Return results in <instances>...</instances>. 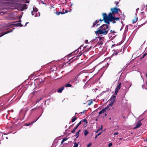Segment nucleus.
<instances>
[{
  "instance_id": "obj_10",
  "label": "nucleus",
  "mask_w": 147,
  "mask_h": 147,
  "mask_svg": "<svg viewBox=\"0 0 147 147\" xmlns=\"http://www.w3.org/2000/svg\"><path fill=\"white\" fill-rule=\"evenodd\" d=\"M12 30H9V31H7L4 32L0 36V37H1L3 36L5 34H7L8 33H9L10 32H12Z\"/></svg>"
},
{
  "instance_id": "obj_4",
  "label": "nucleus",
  "mask_w": 147,
  "mask_h": 147,
  "mask_svg": "<svg viewBox=\"0 0 147 147\" xmlns=\"http://www.w3.org/2000/svg\"><path fill=\"white\" fill-rule=\"evenodd\" d=\"M121 83L120 82L119 85L117 86L115 91V95H117V93L118 92L119 90L121 88Z\"/></svg>"
},
{
  "instance_id": "obj_19",
  "label": "nucleus",
  "mask_w": 147,
  "mask_h": 147,
  "mask_svg": "<svg viewBox=\"0 0 147 147\" xmlns=\"http://www.w3.org/2000/svg\"><path fill=\"white\" fill-rule=\"evenodd\" d=\"M78 127L76 126V127H74V129L71 131V132L73 133H74L76 130L78 128Z\"/></svg>"
},
{
  "instance_id": "obj_3",
  "label": "nucleus",
  "mask_w": 147,
  "mask_h": 147,
  "mask_svg": "<svg viewBox=\"0 0 147 147\" xmlns=\"http://www.w3.org/2000/svg\"><path fill=\"white\" fill-rule=\"evenodd\" d=\"M116 95H115V93L111 96V98L110 99V101H111V102L110 103L113 105V104L115 102V98H116Z\"/></svg>"
},
{
  "instance_id": "obj_32",
  "label": "nucleus",
  "mask_w": 147,
  "mask_h": 147,
  "mask_svg": "<svg viewBox=\"0 0 147 147\" xmlns=\"http://www.w3.org/2000/svg\"><path fill=\"white\" fill-rule=\"evenodd\" d=\"M119 3V2H117V1H115V4H116V6L117 7H118L119 6V5H118V4Z\"/></svg>"
},
{
  "instance_id": "obj_25",
  "label": "nucleus",
  "mask_w": 147,
  "mask_h": 147,
  "mask_svg": "<svg viewBox=\"0 0 147 147\" xmlns=\"http://www.w3.org/2000/svg\"><path fill=\"white\" fill-rule=\"evenodd\" d=\"M15 25H16V26H20V27H22L23 26V25L21 24L20 23H18L15 24H14Z\"/></svg>"
},
{
  "instance_id": "obj_64",
  "label": "nucleus",
  "mask_w": 147,
  "mask_h": 147,
  "mask_svg": "<svg viewBox=\"0 0 147 147\" xmlns=\"http://www.w3.org/2000/svg\"><path fill=\"white\" fill-rule=\"evenodd\" d=\"M112 108H113V109H114V107H112Z\"/></svg>"
},
{
  "instance_id": "obj_57",
  "label": "nucleus",
  "mask_w": 147,
  "mask_h": 147,
  "mask_svg": "<svg viewBox=\"0 0 147 147\" xmlns=\"http://www.w3.org/2000/svg\"><path fill=\"white\" fill-rule=\"evenodd\" d=\"M122 139V138H119V140H121Z\"/></svg>"
},
{
  "instance_id": "obj_14",
  "label": "nucleus",
  "mask_w": 147,
  "mask_h": 147,
  "mask_svg": "<svg viewBox=\"0 0 147 147\" xmlns=\"http://www.w3.org/2000/svg\"><path fill=\"white\" fill-rule=\"evenodd\" d=\"M98 38H99L100 40L98 42V43L99 45H102L103 44L102 41L101 40L102 39V38L100 37H98Z\"/></svg>"
},
{
  "instance_id": "obj_41",
  "label": "nucleus",
  "mask_w": 147,
  "mask_h": 147,
  "mask_svg": "<svg viewBox=\"0 0 147 147\" xmlns=\"http://www.w3.org/2000/svg\"><path fill=\"white\" fill-rule=\"evenodd\" d=\"M147 53H145L143 55V57H142V58H144V57H145L147 55Z\"/></svg>"
},
{
  "instance_id": "obj_13",
  "label": "nucleus",
  "mask_w": 147,
  "mask_h": 147,
  "mask_svg": "<svg viewBox=\"0 0 147 147\" xmlns=\"http://www.w3.org/2000/svg\"><path fill=\"white\" fill-rule=\"evenodd\" d=\"M38 9L36 7H33V11H32V15H34V13H33L37 12Z\"/></svg>"
},
{
  "instance_id": "obj_16",
  "label": "nucleus",
  "mask_w": 147,
  "mask_h": 147,
  "mask_svg": "<svg viewBox=\"0 0 147 147\" xmlns=\"http://www.w3.org/2000/svg\"><path fill=\"white\" fill-rule=\"evenodd\" d=\"M106 110L105 109L103 108V109L101 111H100L98 113L99 115H100L102 113H104L105 111Z\"/></svg>"
},
{
  "instance_id": "obj_38",
  "label": "nucleus",
  "mask_w": 147,
  "mask_h": 147,
  "mask_svg": "<svg viewBox=\"0 0 147 147\" xmlns=\"http://www.w3.org/2000/svg\"><path fill=\"white\" fill-rule=\"evenodd\" d=\"M114 32V31L113 30H111L110 31V34L113 33Z\"/></svg>"
},
{
  "instance_id": "obj_20",
  "label": "nucleus",
  "mask_w": 147,
  "mask_h": 147,
  "mask_svg": "<svg viewBox=\"0 0 147 147\" xmlns=\"http://www.w3.org/2000/svg\"><path fill=\"white\" fill-rule=\"evenodd\" d=\"M77 119V117H76L74 116L72 118L71 122H73L74 121H75Z\"/></svg>"
},
{
  "instance_id": "obj_37",
  "label": "nucleus",
  "mask_w": 147,
  "mask_h": 147,
  "mask_svg": "<svg viewBox=\"0 0 147 147\" xmlns=\"http://www.w3.org/2000/svg\"><path fill=\"white\" fill-rule=\"evenodd\" d=\"M92 145V144L91 143H89L87 145V147H89L90 146H91Z\"/></svg>"
},
{
  "instance_id": "obj_30",
  "label": "nucleus",
  "mask_w": 147,
  "mask_h": 147,
  "mask_svg": "<svg viewBox=\"0 0 147 147\" xmlns=\"http://www.w3.org/2000/svg\"><path fill=\"white\" fill-rule=\"evenodd\" d=\"M97 24L95 22H94L93 23V25L92 26V27H95V25Z\"/></svg>"
},
{
  "instance_id": "obj_56",
  "label": "nucleus",
  "mask_w": 147,
  "mask_h": 147,
  "mask_svg": "<svg viewBox=\"0 0 147 147\" xmlns=\"http://www.w3.org/2000/svg\"><path fill=\"white\" fill-rule=\"evenodd\" d=\"M117 53H115V55H117Z\"/></svg>"
},
{
  "instance_id": "obj_26",
  "label": "nucleus",
  "mask_w": 147,
  "mask_h": 147,
  "mask_svg": "<svg viewBox=\"0 0 147 147\" xmlns=\"http://www.w3.org/2000/svg\"><path fill=\"white\" fill-rule=\"evenodd\" d=\"M102 132H101L100 133H99L98 134H97L95 136V139H96L97 138L98 136H99V135H100L101 134V133H102Z\"/></svg>"
},
{
  "instance_id": "obj_33",
  "label": "nucleus",
  "mask_w": 147,
  "mask_h": 147,
  "mask_svg": "<svg viewBox=\"0 0 147 147\" xmlns=\"http://www.w3.org/2000/svg\"><path fill=\"white\" fill-rule=\"evenodd\" d=\"M82 123L81 121H80V122L77 124V126L78 127Z\"/></svg>"
},
{
  "instance_id": "obj_54",
  "label": "nucleus",
  "mask_w": 147,
  "mask_h": 147,
  "mask_svg": "<svg viewBox=\"0 0 147 147\" xmlns=\"http://www.w3.org/2000/svg\"><path fill=\"white\" fill-rule=\"evenodd\" d=\"M139 8H138L137 9H136V11H138V10H139Z\"/></svg>"
},
{
  "instance_id": "obj_40",
  "label": "nucleus",
  "mask_w": 147,
  "mask_h": 147,
  "mask_svg": "<svg viewBox=\"0 0 147 147\" xmlns=\"http://www.w3.org/2000/svg\"><path fill=\"white\" fill-rule=\"evenodd\" d=\"M82 54V53L81 52H80L78 54V56L79 57V56H80Z\"/></svg>"
},
{
  "instance_id": "obj_61",
  "label": "nucleus",
  "mask_w": 147,
  "mask_h": 147,
  "mask_svg": "<svg viewBox=\"0 0 147 147\" xmlns=\"http://www.w3.org/2000/svg\"><path fill=\"white\" fill-rule=\"evenodd\" d=\"M143 58H142V57L141 58H140V59H142Z\"/></svg>"
},
{
  "instance_id": "obj_53",
  "label": "nucleus",
  "mask_w": 147,
  "mask_h": 147,
  "mask_svg": "<svg viewBox=\"0 0 147 147\" xmlns=\"http://www.w3.org/2000/svg\"><path fill=\"white\" fill-rule=\"evenodd\" d=\"M21 21L20 20L19 21H17V22H21Z\"/></svg>"
},
{
  "instance_id": "obj_58",
  "label": "nucleus",
  "mask_w": 147,
  "mask_h": 147,
  "mask_svg": "<svg viewBox=\"0 0 147 147\" xmlns=\"http://www.w3.org/2000/svg\"><path fill=\"white\" fill-rule=\"evenodd\" d=\"M122 51V49H121V50H119L118 51Z\"/></svg>"
},
{
  "instance_id": "obj_5",
  "label": "nucleus",
  "mask_w": 147,
  "mask_h": 147,
  "mask_svg": "<svg viewBox=\"0 0 147 147\" xmlns=\"http://www.w3.org/2000/svg\"><path fill=\"white\" fill-rule=\"evenodd\" d=\"M141 121H139L137 123V124L134 128V129H136V128H139L140 127L142 124V123H141Z\"/></svg>"
},
{
  "instance_id": "obj_17",
  "label": "nucleus",
  "mask_w": 147,
  "mask_h": 147,
  "mask_svg": "<svg viewBox=\"0 0 147 147\" xmlns=\"http://www.w3.org/2000/svg\"><path fill=\"white\" fill-rule=\"evenodd\" d=\"M147 19V15H145V16H144V17L142 18V20L143 21L145 20V22L144 23V24H145V23H146L147 22H146V20Z\"/></svg>"
},
{
  "instance_id": "obj_21",
  "label": "nucleus",
  "mask_w": 147,
  "mask_h": 147,
  "mask_svg": "<svg viewBox=\"0 0 147 147\" xmlns=\"http://www.w3.org/2000/svg\"><path fill=\"white\" fill-rule=\"evenodd\" d=\"M81 121L82 123L83 122H85L86 124L87 123V121L86 119H83L82 120H81Z\"/></svg>"
},
{
  "instance_id": "obj_51",
  "label": "nucleus",
  "mask_w": 147,
  "mask_h": 147,
  "mask_svg": "<svg viewBox=\"0 0 147 147\" xmlns=\"http://www.w3.org/2000/svg\"><path fill=\"white\" fill-rule=\"evenodd\" d=\"M29 23L28 22H27L25 24V25L24 26H26V25L28 23Z\"/></svg>"
},
{
  "instance_id": "obj_24",
  "label": "nucleus",
  "mask_w": 147,
  "mask_h": 147,
  "mask_svg": "<svg viewBox=\"0 0 147 147\" xmlns=\"http://www.w3.org/2000/svg\"><path fill=\"white\" fill-rule=\"evenodd\" d=\"M88 105H91V104H92L93 103V101L92 100H88Z\"/></svg>"
},
{
  "instance_id": "obj_2",
  "label": "nucleus",
  "mask_w": 147,
  "mask_h": 147,
  "mask_svg": "<svg viewBox=\"0 0 147 147\" xmlns=\"http://www.w3.org/2000/svg\"><path fill=\"white\" fill-rule=\"evenodd\" d=\"M107 24H103L97 30L95 33L96 34L99 35L102 34L103 35H106L107 34L109 30V28Z\"/></svg>"
},
{
  "instance_id": "obj_62",
  "label": "nucleus",
  "mask_w": 147,
  "mask_h": 147,
  "mask_svg": "<svg viewBox=\"0 0 147 147\" xmlns=\"http://www.w3.org/2000/svg\"><path fill=\"white\" fill-rule=\"evenodd\" d=\"M146 76L147 77V73H146Z\"/></svg>"
},
{
  "instance_id": "obj_48",
  "label": "nucleus",
  "mask_w": 147,
  "mask_h": 147,
  "mask_svg": "<svg viewBox=\"0 0 147 147\" xmlns=\"http://www.w3.org/2000/svg\"><path fill=\"white\" fill-rule=\"evenodd\" d=\"M85 42L86 43H88V40H85Z\"/></svg>"
},
{
  "instance_id": "obj_23",
  "label": "nucleus",
  "mask_w": 147,
  "mask_h": 147,
  "mask_svg": "<svg viewBox=\"0 0 147 147\" xmlns=\"http://www.w3.org/2000/svg\"><path fill=\"white\" fill-rule=\"evenodd\" d=\"M88 134V131L87 129H85L84 131V134L85 136H86Z\"/></svg>"
},
{
  "instance_id": "obj_36",
  "label": "nucleus",
  "mask_w": 147,
  "mask_h": 147,
  "mask_svg": "<svg viewBox=\"0 0 147 147\" xmlns=\"http://www.w3.org/2000/svg\"><path fill=\"white\" fill-rule=\"evenodd\" d=\"M87 110H84L83 112H80L79 114H84V112L86 111H87Z\"/></svg>"
},
{
  "instance_id": "obj_31",
  "label": "nucleus",
  "mask_w": 147,
  "mask_h": 147,
  "mask_svg": "<svg viewBox=\"0 0 147 147\" xmlns=\"http://www.w3.org/2000/svg\"><path fill=\"white\" fill-rule=\"evenodd\" d=\"M137 21V19L136 18H135L134 19L132 20V23H135Z\"/></svg>"
},
{
  "instance_id": "obj_59",
  "label": "nucleus",
  "mask_w": 147,
  "mask_h": 147,
  "mask_svg": "<svg viewBox=\"0 0 147 147\" xmlns=\"http://www.w3.org/2000/svg\"><path fill=\"white\" fill-rule=\"evenodd\" d=\"M122 15H123V16L124 17V18H125L124 16V15H123V14Z\"/></svg>"
},
{
  "instance_id": "obj_15",
  "label": "nucleus",
  "mask_w": 147,
  "mask_h": 147,
  "mask_svg": "<svg viewBox=\"0 0 147 147\" xmlns=\"http://www.w3.org/2000/svg\"><path fill=\"white\" fill-rule=\"evenodd\" d=\"M16 5L18 8L20 9V10H21V9H22V7L23 5V4L20 3H17Z\"/></svg>"
},
{
  "instance_id": "obj_6",
  "label": "nucleus",
  "mask_w": 147,
  "mask_h": 147,
  "mask_svg": "<svg viewBox=\"0 0 147 147\" xmlns=\"http://www.w3.org/2000/svg\"><path fill=\"white\" fill-rule=\"evenodd\" d=\"M39 117L37 119H36L34 121H32L31 123H25V125L26 126H28L30 125L31 124H32L34 123H35L36 121H37V120L39 119Z\"/></svg>"
},
{
  "instance_id": "obj_60",
  "label": "nucleus",
  "mask_w": 147,
  "mask_h": 147,
  "mask_svg": "<svg viewBox=\"0 0 147 147\" xmlns=\"http://www.w3.org/2000/svg\"><path fill=\"white\" fill-rule=\"evenodd\" d=\"M77 114V113H75V115H76Z\"/></svg>"
},
{
  "instance_id": "obj_44",
  "label": "nucleus",
  "mask_w": 147,
  "mask_h": 147,
  "mask_svg": "<svg viewBox=\"0 0 147 147\" xmlns=\"http://www.w3.org/2000/svg\"><path fill=\"white\" fill-rule=\"evenodd\" d=\"M52 91H52L51 92V94H52L54 92H56V90H54L53 92H52Z\"/></svg>"
},
{
  "instance_id": "obj_46",
  "label": "nucleus",
  "mask_w": 147,
  "mask_h": 147,
  "mask_svg": "<svg viewBox=\"0 0 147 147\" xmlns=\"http://www.w3.org/2000/svg\"><path fill=\"white\" fill-rule=\"evenodd\" d=\"M68 11H67V10H65V12H64V14L65 13H67L68 12Z\"/></svg>"
},
{
  "instance_id": "obj_63",
  "label": "nucleus",
  "mask_w": 147,
  "mask_h": 147,
  "mask_svg": "<svg viewBox=\"0 0 147 147\" xmlns=\"http://www.w3.org/2000/svg\"><path fill=\"white\" fill-rule=\"evenodd\" d=\"M36 13V12L33 13H34V14H35Z\"/></svg>"
},
{
  "instance_id": "obj_47",
  "label": "nucleus",
  "mask_w": 147,
  "mask_h": 147,
  "mask_svg": "<svg viewBox=\"0 0 147 147\" xmlns=\"http://www.w3.org/2000/svg\"><path fill=\"white\" fill-rule=\"evenodd\" d=\"M118 134V132H117L116 133H115L114 134V135H117Z\"/></svg>"
},
{
  "instance_id": "obj_29",
  "label": "nucleus",
  "mask_w": 147,
  "mask_h": 147,
  "mask_svg": "<svg viewBox=\"0 0 147 147\" xmlns=\"http://www.w3.org/2000/svg\"><path fill=\"white\" fill-rule=\"evenodd\" d=\"M95 22L97 24L96 26L97 27L99 25V24H98V23L99 22V21L98 20H96L95 21Z\"/></svg>"
},
{
  "instance_id": "obj_42",
  "label": "nucleus",
  "mask_w": 147,
  "mask_h": 147,
  "mask_svg": "<svg viewBox=\"0 0 147 147\" xmlns=\"http://www.w3.org/2000/svg\"><path fill=\"white\" fill-rule=\"evenodd\" d=\"M112 145V144L111 143H110L109 144V145H108V146L109 147H110Z\"/></svg>"
},
{
  "instance_id": "obj_28",
  "label": "nucleus",
  "mask_w": 147,
  "mask_h": 147,
  "mask_svg": "<svg viewBox=\"0 0 147 147\" xmlns=\"http://www.w3.org/2000/svg\"><path fill=\"white\" fill-rule=\"evenodd\" d=\"M78 50H75L74 51V52H72L71 53H70L69 54V55H71L72 54H73V53H75L77 51V53H78L79 52V51H77Z\"/></svg>"
},
{
  "instance_id": "obj_22",
  "label": "nucleus",
  "mask_w": 147,
  "mask_h": 147,
  "mask_svg": "<svg viewBox=\"0 0 147 147\" xmlns=\"http://www.w3.org/2000/svg\"><path fill=\"white\" fill-rule=\"evenodd\" d=\"M56 13L57 15H59L60 14H64V13L63 12H56Z\"/></svg>"
},
{
  "instance_id": "obj_45",
  "label": "nucleus",
  "mask_w": 147,
  "mask_h": 147,
  "mask_svg": "<svg viewBox=\"0 0 147 147\" xmlns=\"http://www.w3.org/2000/svg\"><path fill=\"white\" fill-rule=\"evenodd\" d=\"M37 106L36 108H34V109H32V110H31V111H32L34 110H35V109H36L37 108Z\"/></svg>"
},
{
  "instance_id": "obj_11",
  "label": "nucleus",
  "mask_w": 147,
  "mask_h": 147,
  "mask_svg": "<svg viewBox=\"0 0 147 147\" xmlns=\"http://www.w3.org/2000/svg\"><path fill=\"white\" fill-rule=\"evenodd\" d=\"M87 47V46H85L84 47V50H85L84 52H87L88 51L90 50L91 48H92V46H90L89 49H85V48H86Z\"/></svg>"
},
{
  "instance_id": "obj_1",
  "label": "nucleus",
  "mask_w": 147,
  "mask_h": 147,
  "mask_svg": "<svg viewBox=\"0 0 147 147\" xmlns=\"http://www.w3.org/2000/svg\"><path fill=\"white\" fill-rule=\"evenodd\" d=\"M111 12H110L107 15L105 13H103V20L100 19L99 21L101 22L104 21V22L108 24H110V22H112L113 24L116 23L115 21H117L119 20V18H115L114 16L115 14L118 13L119 12L121 13L120 9L116 7L111 8L110 9Z\"/></svg>"
},
{
  "instance_id": "obj_39",
  "label": "nucleus",
  "mask_w": 147,
  "mask_h": 147,
  "mask_svg": "<svg viewBox=\"0 0 147 147\" xmlns=\"http://www.w3.org/2000/svg\"><path fill=\"white\" fill-rule=\"evenodd\" d=\"M67 137H66L65 138L63 139L62 140H63V141L64 142V141L66 140H67Z\"/></svg>"
},
{
  "instance_id": "obj_49",
  "label": "nucleus",
  "mask_w": 147,
  "mask_h": 147,
  "mask_svg": "<svg viewBox=\"0 0 147 147\" xmlns=\"http://www.w3.org/2000/svg\"><path fill=\"white\" fill-rule=\"evenodd\" d=\"M99 131V130L98 129L97 130L95 131V132L96 133H98Z\"/></svg>"
},
{
  "instance_id": "obj_18",
  "label": "nucleus",
  "mask_w": 147,
  "mask_h": 147,
  "mask_svg": "<svg viewBox=\"0 0 147 147\" xmlns=\"http://www.w3.org/2000/svg\"><path fill=\"white\" fill-rule=\"evenodd\" d=\"M81 129H80L77 132H76V134L75 136H76V138H77L79 136V133L81 131Z\"/></svg>"
},
{
  "instance_id": "obj_50",
  "label": "nucleus",
  "mask_w": 147,
  "mask_h": 147,
  "mask_svg": "<svg viewBox=\"0 0 147 147\" xmlns=\"http://www.w3.org/2000/svg\"><path fill=\"white\" fill-rule=\"evenodd\" d=\"M64 142L63 141V140H62V141H61V144H63V143Z\"/></svg>"
},
{
  "instance_id": "obj_34",
  "label": "nucleus",
  "mask_w": 147,
  "mask_h": 147,
  "mask_svg": "<svg viewBox=\"0 0 147 147\" xmlns=\"http://www.w3.org/2000/svg\"><path fill=\"white\" fill-rule=\"evenodd\" d=\"M35 14V15L34 16L35 17L39 16H40V13H38V15L37 14V12H36Z\"/></svg>"
},
{
  "instance_id": "obj_12",
  "label": "nucleus",
  "mask_w": 147,
  "mask_h": 147,
  "mask_svg": "<svg viewBox=\"0 0 147 147\" xmlns=\"http://www.w3.org/2000/svg\"><path fill=\"white\" fill-rule=\"evenodd\" d=\"M64 86H63L61 88H59L57 90V92L58 93H61L62 91L64 89Z\"/></svg>"
},
{
  "instance_id": "obj_55",
  "label": "nucleus",
  "mask_w": 147,
  "mask_h": 147,
  "mask_svg": "<svg viewBox=\"0 0 147 147\" xmlns=\"http://www.w3.org/2000/svg\"><path fill=\"white\" fill-rule=\"evenodd\" d=\"M107 114L106 113H105V115L106 116L107 115Z\"/></svg>"
},
{
  "instance_id": "obj_7",
  "label": "nucleus",
  "mask_w": 147,
  "mask_h": 147,
  "mask_svg": "<svg viewBox=\"0 0 147 147\" xmlns=\"http://www.w3.org/2000/svg\"><path fill=\"white\" fill-rule=\"evenodd\" d=\"M27 5L26 4H23L21 11H23L24 10L27 9Z\"/></svg>"
},
{
  "instance_id": "obj_27",
  "label": "nucleus",
  "mask_w": 147,
  "mask_h": 147,
  "mask_svg": "<svg viewBox=\"0 0 147 147\" xmlns=\"http://www.w3.org/2000/svg\"><path fill=\"white\" fill-rule=\"evenodd\" d=\"M65 86L66 87H71L72 85L70 84H67L65 85Z\"/></svg>"
},
{
  "instance_id": "obj_52",
  "label": "nucleus",
  "mask_w": 147,
  "mask_h": 147,
  "mask_svg": "<svg viewBox=\"0 0 147 147\" xmlns=\"http://www.w3.org/2000/svg\"><path fill=\"white\" fill-rule=\"evenodd\" d=\"M29 1H27V2H26V3H29Z\"/></svg>"
},
{
  "instance_id": "obj_43",
  "label": "nucleus",
  "mask_w": 147,
  "mask_h": 147,
  "mask_svg": "<svg viewBox=\"0 0 147 147\" xmlns=\"http://www.w3.org/2000/svg\"><path fill=\"white\" fill-rule=\"evenodd\" d=\"M102 129V125L101 126V127L99 129H98V130H99V131L101 130V131Z\"/></svg>"
},
{
  "instance_id": "obj_35",
  "label": "nucleus",
  "mask_w": 147,
  "mask_h": 147,
  "mask_svg": "<svg viewBox=\"0 0 147 147\" xmlns=\"http://www.w3.org/2000/svg\"><path fill=\"white\" fill-rule=\"evenodd\" d=\"M78 144H77L76 142L74 143V147H78Z\"/></svg>"
},
{
  "instance_id": "obj_9",
  "label": "nucleus",
  "mask_w": 147,
  "mask_h": 147,
  "mask_svg": "<svg viewBox=\"0 0 147 147\" xmlns=\"http://www.w3.org/2000/svg\"><path fill=\"white\" fill-rule=\"evenodd\" d=\"M13 24H11L9 23L6 24L5 26L6 27V29H9L11 27V25Z\"/></svg>"
},
{
  "instance_id": "obj_8",
  "label": "nucleus",
  "mask_w": 147,
  "mask_h": 147,
  "mask_svg": "<svg viewBox=\"0 0 147 147\" xmlns=\"http://www.w3.org/2000/svg\"><path fill=\"white\" fill-rule=\"evenodd\" d=\"M113 106V105H112V104L110 103L108 105H107V107H105L104 108L106 110H109L110 109V108H109L110 107H111Z\"/></svg>"
}]
</instances>
